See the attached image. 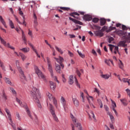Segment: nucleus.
I'll return each mask as SVG.
<instances>
[{"mask_svg": "<svg viewBox=\"0 0 130 130\" xmlns=\"http://www.w3.org/2000/svg\"><path fill=\"white\" fill-rule=\"evenodd\" d=\"M30 94L35 102L37 104L38 107L41 109L42 106L41 104H40V101H39V99L41 98V94L39 91V89L35 87H33L32 91H30Z\"/></svg>", "mask_w": 130, "mask_h": 130, "instance_id": "nucleus-1", "label": "nucleus"}, {"mask_svg": "<svg viewBox=\"0 0 130 130\" xmlns=\"http://www.w3.org/2000/svg\"><path fill=\"white\" fill-rule=\"evenodd\" d=\"M46 59H47V62L48 64V70L51 74V76L52 78H54V81H56V82H57V83H59V81H58V80H57V77H56V76H53V70L52 69V65H51V62L50 61V58H49V57H47L46 58Z\"/></svg>", "mask_w": 130, "mask_h": 130, "instance_id": "nucleus-2", "label": "nucleus"}, {"mask_svg": "<svg viewBox=\"0 0 130 130\" xmlns=\"http://www.w3.org/2000/svg\"><path fill=\"white\" fill-rule=\"evenodd\" d=\"M47 105L48 106L49 109H50V112L53 117V119L55 120V121H56V122H58V118H57L56 115H55L54 107H53V106H52L51 104H49L48 105V103H47Z\"/></svg>", "mask_w": 130, "mask_h": 130, "instance_id": "nucleus-3", "label": "nucleus"}, {"mask_svg": "<svg viewBox=\"0 0 130 130\" xmlns=\"http://www.w3.org/2000/svg\"><path fill=\"white\" fill-rule=\"evenodd\" d=\"M35 70L36 71V74L38 75V77L39 78H41V79H43L44 81H46V78H45V76L43 75V73L39 70V68H38V67L35 66Z\"/></svg>", "mask_w": 130, "mask_h": 130, "instance_id": "nucleus-4", "label": "nucleus"}, {"mask_svg": "<svg viewBox=\"0 0 130 130\" xmlns=\"http://www.w3.org/2000/svg\"><path fill=\"white\" fill-rule=\"evenodd\" d=\"M5 111L7 114L8 118L9 119L10 124L12 125L14 129H16V126L14 125V123H13V120H12V115H11V113L10 112V111L8 109H5Z\"/></svg>", "mask_w": 130, "mask_h": 130, "instance_id": "nucleus-5", "label": "nucleus"}, {"mask_svg": "<svg viewBox=\"0 0 130 130\" xmlns=\"http://www.w3.org/2000/svg\"><path fill=\"white\" fill-rule=\"evenodd\" d=\"M47 96H48V98L49 99L50 101H52L53 102V104L55 106L56 108H57V101H56L55 98L53 97L52 94L49 92L47 93Z\"/></svg>", "mask_w": 130, "mask_h": 130, "instance_id": "nucleus-6", "label": "nucleus"}, {"mask_svg": "<svg viewBox=\"0 0 130 130\" xmlns=\"http://www.w3.org/2000/svg\"><path fill=\"white\" fill-rule=\"evenodd\" d=\"M109 47H110V50L111 51V52H112V50H114V51L113 52V53H114V54H116V53H118V54H120V53H119V52L118 51V46H115L113 45H111V44H109L108 45Z\"/></svg>", "mask_w": 130, "mask_h": 130, "instance_id": "nucleus-7", "label": "nucleus"}, {"mask_svg": "<svg viewBox=\"0 0 130 130\" xmlns=\"http://www.w3.org/2000/svg\"><path fill=\"white\" fill-rule=\"evenodd\" d=\"M18 72L20 74V79L21 81L22 82H24V81H27L26 76H25V74H24V72L22 70V68H18Z\"/></svg>", "mask_w": 130, "mask_h": 130, "instance_id": "nucleus-8", "label": "nucleus"}, {"mask_svg": "<svg viewBox=\"0 0 130 130\" xmlns=\"http://www.w3.org/2000/svg\"><path fill=\"white\" fill-rule=\"evenodd\" d=\"M1 40V43H2V44H3L4 45V46H6V47H8V48H10V49H12V50H15V48L13 46H12L10 43H7V42H6L5 41V40H4V39H2Z\"/></svg>", "mask_w": 130, "mask_h": 130, "instance_id": "nucleus-9", "label": "nucleus"}, {"mask_svg": "<svg viewBox=\"0 0 130 130\" xmlns=\"http://www.w3.org/2000/svg\"><path fill=\"white\" fill-rule=\"evenodd\" d=\"M54 59H55V60H56V61H57L60 66H61L62 69H63L64 68V66L63 64H62L61 62H62V61H63V58L61 57L60 56L59 57V58H57L56 57H54Z\"/></svg>", "mask_w": 130, "mask_h": 130, "instance_id": "nucleus-10", "label": "nucleus"}, {"mask_svg": "<svg viewBox=\"0 0 130 130\" xmlns=\"http://www.w3.org/2000/svg\"><path fill=\"white\" fill-rule=\"evenodd\" d=\"M86 99L87 100V101H88V103L90 105V106H94V105H93V103L91 102L94 101V99H93V96L89 95L88 94L87 96H86Z\"/></svg>", "mask_w": 130, "mask_h": 130, "instance_id": "nucleus-11", "label": "nucleus"}, {"mask_svg": "<svg viewBox=\"0 0 130 130\" xmlns=\"http://www.w3.org/2000/svg\"><path fill=\"white\" fill-rule=\"evenodd\" d=\"M19 29L22 32V39L24 42V44H25V45H27V39H26V35H25V33H24V31H23V29H22L21 27H19Z\"/></svg>", "mask_w": 130, "mask_h": 130, "instance_id": "nucleus-12", "label": "nucleus"}, {"mask_svg": "<svg viewBox=\"0 0 130 130\" xmlns=\"http://www.w3.org/2000/svg\"><path fill=\"white\" fill-rule=\"evenodd\" d=\"M83 20L84 21H91L92 20V16L88 14L85 15L83 16Z\"/></svg>", "mask_w": 130, "mask_h": 130, "instance_id": "nucleus-13", "label": "nucleus"}, {"mask_svg": "<svg viewBox=\"0 0 130 130\" xmlns=\"http://www.w3.org/2000/svg\"><path fill=\"white\" fill-rule=\"evenodd\" d=\"M4 80L6 84H8V85H10V86H14V84L11 81V80L10 78L8 77H5Z\"/></svg>", "mask_w": 130, "mask_h": 130, "instance_id": "nucleus-14", "label": "nucleus"}, {"mask_svg": "<svg viewBox=\"0 0 130 130\" xmlns=\"http://www.w3.org/2000/svg\"><path fill=\"white\" fill-rule=\"evenodd\" d=\"M15 19H16V21H17V22L19 23V24H20V25H24L25 26H27V23H26V21H25V16H23V23L19 21V19H18V18L16 17Z\"/></svg>", "mask_w": 130, "mask_h": 130, "instance_id": "nucleus-15", "label": "nucleus"}, {"mask_svg": "<svg viewBox=\"0 0 130 130\" xmlns=\"http://www.w3.org/2000/svg\"><path fill=\"white\" fill-rule=\"evenodd\" d=\"M69 20L72 21V22H74V23H75V24H78V25H83V23L82 22L73 19L72 17H69Z\"/></svg>", "mask_w": 130, "mask_h": 130, "instance_id": "nucleus-16", "label": "nucleus"}, {"mask_svg": "<svg viewBox=\"0 0 130 130\" xmlns=\"http://www.w3.org/2000/svg\"><path fill=\"white\" fill-rule=\"evenodd\" d=\"M49 85H50V88L52 90H54L55 88H56V84H55L54 82L52 81L49 82Z\"/></svg>", "mask_w": 130, "mask_h": 130, "instance_id": "nucleus-17", "label": "nucleus"}, {"mask_svg": "<svg viewBox=\"0 0 130 130\" xmlns=\"http://www.w3.org/2000/svg\"><path fill=\"white\" fill-rule=\"evenodd\" d=\"M70 16H71V17H73V18L77 19V20H80V18L78 16L76 17V16H80V14L77 12H73L72 13H71Z\"/></svg>", "mask_w": 130, "mask_h": 130, "instance_id": "nucleus-18", "label": "nucleus"}, {"mask_svg": "<svg viewBox=\"0 0 130 130\" xmlns=\"http://www.w3.org/2000/svg\"><path fill=\"white\" fill-rule=\"evenodd\" d=\"M125 43H126L125 41H121L118 43L117 45L119 47L122 46V47H125V46H126V44H125Z\"/></svg>", "mask_w": 130, "mask_h": 130, "instance_id": "nucleus-19", "label": "nucleus"}, {"mask_svg": "<svg viewBox=\"0 0 130 130\" xmlns=\"http://www.w3.org/2000/svg\"><path fill=\"white\" fill-rule=\"evenodd\" d=\"M55 70L56 71L57 73L60 74L61 73L60 65L55 63Z\"/></svg>", "mask_w": 130, "mask_h": 130, "instance_id": "nucleus-20", "label": "nucleus"}, {"mask_svg": "<svg viewBox=\"0 0 130 130\" xmlns=\"http://www.w3.org/2000/svg\"><path fill=\"white\" fill-rule=\"evenodd\" d=\"M114 33H116V34L119 35V36H123V35H125L124 32H123V31L121 30H115Z\"/></svg>", "mask_w": 130, "mask_h": 130, "instance_id": "nucleus-21", "label": "nucleus"}, {"mask_svg": "<svg viewBox=\"0 0 130 130\" xmlns=\"http://www.w3.org/2000/svg\"><path fill=\"white\" fill-rule=\"evenodd\" d=\"M25 108L26 109V113L27 115L31 118V119H33V117H32V115H31V112H30V110H29V108H28L27 106H25Z\"/></svg>", "mask_w": 130, "mask_h": 130, "instance_id": "nucleus-22", "label": "nucleus"}, {"mask_svg": "<svg viewBox=\"0 0 130 130\" xmlns=\"http://www.w3.org/2000/svg\"><path fill=\"white\" fill-rule=\"evenodd\" d=\"M101 77L103 78V79H104L105 80H108L110 78V75L108 74H102L101 75Z\"/></svg>", "mask_w": 130, "mask_h": 130, "instance_id": "nucleus-23", "label": "nucleus"}, {"mask_svg": "<svg viewBox=\"0 0 130 130\" xmlns=\"http://www.w3.org/2000/svg\"><path fill=\"white\" fill-rule=\"evenodd\" d=\"M61 103L62 104L64 109H66V107L67 106V102H66L64 98L62 96L61 98Z\"/></svg>", "mask_w": 130, "mask_h": 130, "instance_id": "nucleus-24", "label": "nucleus"}, {"mask_svg": "<svg viewBox=\"0 0 130 130\" xmlns=\"http://www.w3.org/2000/svg\"><path fill=\"white\" fill-rule=\"evenodd\" d=\"M88 116H89V119H92V117L94 120H96V117H95V115H94V113H93L92 111H90V114H88Z\"/></svg>", "mask_w": 130, "mask_h": 130, "instance_id": "nucleus-25", "label": "nucleus"}, {"mask_svg": "<svg viewBox=\"0 0 130 130\" xmlns=\"http://www.w3.org/2000/svg\"><path fill=\"white\" fill-rule=\"evenodd\" d=\"M95 34L96 35V36H100V37H102V36L104 35V34L102 32V30H101L95 31Z\"/></svg>", "mask_w": 130, "mask_h": 130, "instance_id": "nucleus-26", "label": "nucleus"}, {"mask_svg": "<svg viewBox=\"0 0 130 130\" xmlns=\"http://www.w3.org/2000/svg\"><path fill=\"white\" fill-rule=\"evenodd\" d=\"M72 100L75 106L78 107V106H79V101L76 98H73Z\"/></svg>", "mask_w": 130, "mask_h": 130, "instance_id": "nucleus-27", "label": "nucleus"}, {"mask_svg": "<svg viewBox=\"0 0 130 130\" xmlns=\"http://www.w3.org/2000/svg\"><path fill=\"white\" fill-rule=\"evenodd\" d=\"M20 50L22 51V52H24V53H27L30 51V48L28 47L23 48L20 49Z\"/></svg>", "mask_w": 130, "mask_h": 130, "instance_id": "nucleus-28", "label": "nucleus"}, {"mask_svg": "<svg viewBox=\"0 0 130 130\" xmlns=\"http://www.w3.org/2000/svg\"><path fill=\"white\" fill-rule=\"evenodd\" d=\"M0 21L1 23L3 24V25L5 27V28H7L8 26H7V24L6 23V21H5V20H4V18H3V17L0 15Z\"/></svg>", "mask_w": 130, "mask_h": 130, "instance_id": "nucleus-29", "label": "nucleus"}, {"mask_svg": "<svg viewBox=\"0 0 130 130\" xmlns=\"http://www.w3.org/2000/svg\"><path fill=\"white\" fill-rule=\"evenodd\" d=\"M69 83L70 85H73L74 84V76L73 75L70 76Z\"/></svg>", "mask_w": 130, "mask_h": 130, "instance_id": "nucleus-30", "label": "nucleus"}, {"mask_svg": "<svg viewBox=\"0 0 130 130\" xmlns=\"http://www.w3.org/2000/svg\"><path fill=\"white\" fill-rule=\"evenodd\" d=\"M105 62L108 65L110 66V62L112 63L113 66H114V64L113 63V61L112 60L109 59V60H105Z\"/></svg>", "mask_w": 130, "mask_h": 130, "instance_id": "nucleus-31", "label": "nucleus"}, {"mask_svg": "<svg viewBox=\"0 0 130 130\" xmlns=\"http://www.w3.org/2000/svg\"><path fill=\"white\" fill-rule=\"evenodd\" d=\"M55 48L56 50L58 51V52H59V53H60V54H63V51H62V50L60 48H58L57 46H55Z\"/></svg>", "mask_w": 130, "mask_h": 130, "instance_id": "nucleus-32", "label": "nucleus"}, {"mask_svg": "<svg viewBox=\"0 0 130 130\" xmlns=\"http://www.w3.org/2000/svg\"><path fill=\"white\" fill-rule=\"evenodd\" d=\"M9 91L12 93L13 95H16L17 94V92H16V90L13 88V87H9Z\"/></svg>", "mask_w": 130, "mask_h": 130, "instance_id": "nucleus-33", "label": "nucleus"}, {"mask_svg": "<svg viewBox=\"0 0 130 130\" xmlns=\"http://www.w3.org/2000/svg\"><path fill=\"white\" fill-rule=\"evenodd\" d=\"M60 9L58 10V12H59L60 13H62V10L63 11H69V10H70L69 8H67V7H60Z\"/></svg>", "mask_w": 130, "mask_h": 130, "instance_id": "nucleus-34", "label": "nucleus"}, {"mask_svg": "<svg viewBox=\"0 0 130 130\" xmlns=\"http://www.w3.org/2000/svg\"><path fill=\"white\" fill-rule=\"evenodd\" d=\"M118 66L119 68H120L121 70H123V68H124V66L123 65V63H122V61H121V60H119Z\"/></svg>", "mask_w": 130, "mask_h": 130, "instance_id": "nucleus-35", "label": "nucleus"}, {"mask_svg": "<svg viewBox=\"0 0 130 130\" xmlns=\"http://www.w3.org/2000/svg\"><path fill=\"white\" fill-rule=\"evenodd\" d=\"M19 55L21 57V59L23 60V61H24L25 60V59H26V58H27V56H26L25 55V54H24L20 52Z\"/></svg>", "mask_w": 130, "mask_h": 130, "instance_id": "nucleus-36", "label": "nucleus"}, {"mask_svg": "<svg viewBox=\"0 0 130 130\" xmlns=\"http://www.w3.org/2000/svg\"><path fill=\"white\" fill-rule=\"evenodd\" d=\"M116 27H113V26H110L109 27V29H108L107 30H106V32L107 33H109V32H111V31H112V30H116Z\"/></svg>", "mask_w": 130, "mask_h": 130, "instance_id": "nucleus-37", "label": "nucleus"}, {"mask_svg": "<svg viewBox=\"0 0 130 130\" xmlns=\"http://www.w3.org/2000/svg\"><path fill=\"white\" fill-rule=\"evenodd\" d=\"M106 23V19L104 18L101 19V26H104Z\"/></svg>", "mask_w": 130, "mask_h": 130, "instance_id": "nucleus-38", "label": "nucleus"}, {"mask_svg": "<svg viewBox=\"0 0 130 130\" xmlns=\"http://www.w3.org/2000/svg\"><path fill=\"white\" fill-rule=\"evenodd\" d=\"M9 25L12 29H15V26L14 25V23L13 21L11 20V19H9Z\"/></svg>", "mask_w": 130, "mask_h": 130, "instance_id": "nucleus-39", "label": "nucleus"}, {"mask_svg": "<svg viewBox=\"0 0 130 130\" xmlns=\"http://www.w3.org/2000/svg\"><path fill=\"white\" fill-rule=\"evenodd\" d=\"M0 67L3 69V70H5V67H4V65L3 64V62L0 60ZM2 74L0 73V81L2 80Z\"/></svg>", "mask_w": 130, "mask_h": 130, "instance_id": "nucleus-40", "label": "nucleus"}, {"mask_svg": "<svg viewBox=\"0 0 130 130\" xmlns=\"http://www.w3.org/2000/svg\"><path fill=\"white\" fill-rule=\"evenodd\" d=\"M16 100L18 102V103H19V104L20 105L21 107H24V104L22 103V102L21 101V100L18 99V98H16Z\"/></svg>", "mask_w": 130, "mask_h": 130, "instance_id": "nucleus-41", "label": "nucleus"}, {"mask_svg": "<svg viewBox=\"0 0 130 130\" xmlns=\"http://www.w3.org/2000/svg\"><path fill=\"white\" fill-rule=\"evenodd\" d=\"M121 102L122 103L124 106H126L127 105V103H126V100L123 99H120V100Z\"/></svg>", "mask_w": 130, "mask_h": 130, "instance_id": "nucleus-42", "label": "nucleus"}, {"mask_svg": "<svg viewBox=\"0 0 130 130\" xmlns=\"http://www.w3.org/2000/svg\"><path fill=\"white\" fill-rule=\"evenodd\" d=\"M71 117L72 119V121H73L74 124H75L76 122H77V118L74 117V115H71Z\"/></svg>", "mask_w": 130, "mask_h": 130, "instance_id": "nucleus-43", "label": "nucleus"}, {"mask_svg": "<svg viewBox=\"0 0 130 130\" xmlns=\"http://www.w3.org/2000/svg\"><path fill=\"white\" fill-rule=\"evenodd\" d=\"M80 97L82 99V102H85V98L83 92H80Z\"/></svg>", "mask_w": 130, "mask_h": 130, "instance_id": "nucleus-44", "label": "nucleus"}, {"mask_svg": "<svg viewBox=\"0 0 130 130\" xmlns=\"http://www.w3.org/2000/svg\"><path fill=\"white\" fill-rule=\"evenodd\" d=\"M38 25V22H37V20H34V27L35 29H36Z\"/></svg>", "mask_w": 130, "mask_h": 130, "instance_id": "nucleus-45", "label": "nucleus"}, {"mask_svg": "<svg viewBox=\"0 0 130 130\" xmlns=\"http://www.w3.org/2000/svg\"><path fill=\"white\" fill-rule=\"evenodd\" d=\"M76 127H78L79 130H82V125L80 123H77Z\"/></svg>", "mask_w": 130, "mask_h": 130, "instance_id": "nucleus-46", "label": "nucleus"}, {"mask_svg": "<svg viewBox=\"0 0 130 130\" xmlns=\"http://www.w3.org/2000/svg\"><path fill=\"white\" fill-rule=\"evenodd\" d=\"M16 117L18 120H21V116H20V114H19V113L17 112L16 113Z\"/></svg>", "mask_w": 130, "mask_h": 130, "instance_id": "nucleus-47", "label": "nucleus"}, {"mask_svg": "<svg viewBox=\"0 0 130 130\" xmlns=\"http://www.w3.org/2000/svg\"><path fill=\"white\" fill-rule=\"evenodd\" d=\"M77 52L81 57H82V58H84V57H85V55L83 54L82 53H81V52L79 51V50L77 51Z\"/></svg>", "mask_w": 130, "mask_h": 130, "instance_id": "nucleus-48", "label": "nucleus"}, {"mask_svg": "<svg viewBox=\"0 0 130 130\" xmlns=\"http://www.w3.org/2000/svg\"><path fill=\"white\" fill-rule=\"evenodd\" d=\"M99 21V19H98V18H93L92 19V22H93V23H98V22Z\"/></svg>", "mask_w": 130, "mask_h": 130, "instance_id": "nucleus-49", "label": "nucleus"}, {"mask_svg": "<svg viewBox=\"0 0 130 130\" xmlns=\"http://www.w3.org/2000/svg\"><path fill=\"white\" fill-rule=\"evenodd\" d=\"M74 79H75V83L76 86H77V87H80V84L78 83V79H77V78L75 77Z\"/></svg>", "mask_w": 130, "mask_h": 130, "instance_id": "nucleus-50", "label": "nucleus"}, {"mask_svg": "<svg viewBox=\"0 0 130 130\" xmlns=\"http://www.w3.org/2000/svg\"><path fill=\"white\" fill-rule=\"evenodd\" d=\"M16 64L18 70H19V68H21V67H20V62L19 61V60L16 61Z\"/></svg>", "mask_w": 130, "mask_h": 130, "instance_id": "nucleus-51", "label": "nucleus"}, {"mask_svg": "<svg viewBox=\"0 0 130 130\" xmlns=\"http://www.w3.org/2000/svg\"><path fill=\"white\" fill-rule=\"evenodd\" d=\"M19 11V14L20 15V16H22V17H24V13H23V11L21 10V8L18 9Z\"/></svg>", "mask_w": 130, "mask_h": 130, "instance_id": "nucleus-52", "label": "nucleus"}, {"mask_svg": "<svg viewBox=\"0 0 130 130\" xmlns=\"http://www.w3.org/2000/svg\"><path fill=\"white\" fill-rule=\"evenodd\" d=\"M113 110L116 116L118 117V113H117V111H116V110L115 109V108H113Z\"/></svg>", "mask_w": 130, "mask_h": 130, "instance_id": "nucleus-53", "label": "nucleus"}, {"mask_svg": "<svg viewBox=\"0 0 130 130\" xmlns=\"http://www.w3.org/2000/svg\"><path fill=\"white\" fill-rule=\"evenodd\" d=\"M110 118L112 122H113V121H114V117L113 116V115L112 114L110 115Z\"/></svg>", "mask_w": 130, "mask_h": 130, "instance_id": "nucleus-54", "label": "nucleus"}, {"mask_svg": "<svg viewBox=\"0 0 130 130\" xmlns=\"http://www.w3.org/2000/svg\"><path fill=\"white\" fill-rule=\"evenodd\" d=\"M112 103L113 104V108H116V104L115 103V102L112 101Z\"/></svg>", "mask_w": 130, "mask_h": 130, "instance_id": "nucleus-55", "label": "nucleus"}, {"mask_svg": "<svg viewBox=\"0 0 130 130\" xmlns=\"http://www.w3.org/2000/svg\"><path fill=\"white\" fill-rule=\"evenodd\" d=\"M34 51L36 53L38 57L40 58V55L38 54V52H37V50L36 49H33Z\"/></svg>", "mask_w": 130, "mask_h": 130, "instance_id": "nucleus-56", "label": "nucleus"}, {"mask_svg": "<svg viewBox=\"0 0 130 130\" xmlns=\"http://www.w3.org/2000/svg\"><path fill=\"white\" fill-rule=\"evenodd\" d=\"M125 91H126L128 96H129V97H130V90H129V89L127 88V89H125Z\"/></svg>", "mask_w": 130, "mask_h": 130, "instance_id": "nucleus-57", "label": "nucleus"}, {"mask_svg": "<svg viewBox=\"0 0 130 130\" xmlns=\"http://www.w3.org/2000/svg\"><path fill=\"white\" fill-rule=\"evenodd\" d=\"M105 30H108V29H107V26H104L101 29V31H102L103 32L105 31Z\"/></svg>", "mask_w": 130, "mask_h": 130, "instance_id": "nucleus-58", "label": "nucleus"}, {"mask_svg": "<svg viewBox=\"0 0 130 130\" xmlns=\"http://www.w3.org/2000/svg\"><path fill=\"white\" fill-rule=\"evenodd\" d=\"M129 79H127V78H123L122 79V82H124V83H127V82L129 80Z\"/></svg>", "mask_w": 130, "mask_h": 130, "instance_id": "nucleus-59", "label": "nucleus"}, {"mask_svg": "<svg viewBox=\"0 0 130 130\" xmlns=\"http://www.w3.org/2000/svg\"><path fill=\"white\" fill-rule=\"evenodd\" d=\"M62 81L64 82V83H66V82H67V79H66V78H64V75H62Z\"/></svg>", "mask_w": 130, "mask_h": 130, "instance_id": "nucleus-60", "label": "nucleus"}, {"mask_svg": "<svg viewBox=\"0 0 130 130\" xmlns=\"http://www.w3.org/2000/svg\"><path fill=\"white\" fill-rule=\"evenodd\" d=\"M112 41H113V38H112V37L109 38V41H108L109 43H111V42H112Z\"/></svg>", "mask_w": 130, "mask_h": 130, "instance_id": "nucleus-61", "label": "nucleus"}, {"mask_svg": "<svg viewBox=\"0 0 130 130\" xmlns=\"http://www.w3.org/2000/svg\"><path fill=\"white\" fill-rule=\"evenodd\" d=\"M3 98H4V99L5 100H7L8 99L7 98V95H6V94L5 93V92H3Z\"/></svg>", "mask_w": 130, "mask_h": 130, "instance_id": "nucleus-62", "label": "nucleus"}, {"mask_svg": "<svg viewBox=\"0 0 130 130\" xmlns=\"http://www.w3.org/2000/svg\"><path fill=\"white\" fill-rule=\"evenodd\" d=\"M122 30H127V27H126V26H125L124 25H122Z\"/></svg>", "mask_w": 130, "mask_h": 130, "instance_id": "nucleus-63", "label": "nucleus"}, {"mask_svg": "<svg viewBox=\"0 0 130 130\" xmlns=\"http://www.w3.org/2000/svg\"><path fill=\"white\" fill-rule=\"evenodd\" d=\"M125 41L126 42V43L128 42V43H130V37L126 38L125 39Z\"/></svg>", "mask_w": 130, "mask_h": 130, "instance_id": "nucleus-64", "label": "nucleus"}]
</instances>
